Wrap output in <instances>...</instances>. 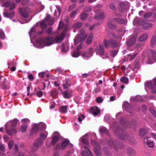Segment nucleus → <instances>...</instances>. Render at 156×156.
Here are the masks:
<instances>
[{
	"mask_svg": "<svg viewBox=\"0 0 156 156\" xmlns=\"http://www.w3.org/2000/svg\"><path fill=\"white\" fill-rule=\"evenodd\" d=\"M40 137L41 139L38 138L33 143L32 149L34 151H36L38 150L39 147L42 145L43 142L41 141V139L44 140L47 137V135L44 133H41L40 134Z\"/></svg>",
	"mask_w": 156,
	"mask_h": 156,
	"instance_id": "obj_1",
	"label": "nucleus"
},
{
	"mask_svg": "<svg viewBox=\"0 0 156 156\" xmlns=\"http://www.w3.org/2000/svg\"><path fill=\"white\" fill-rule=\"evenodd\" d=\"M37 41L41 45L49 46L53 44L54 39L52 37H47L45 38H40L37 40Z\"/></svg>",
	"mask_w": 156,
	"mask_h": 156,
	"instance_id": "obj_2",
	"label": "nucleus"
},
{
	"mask_svg": "<svg viewBox=\"0 0 156 156\" xmlns=\"http://www.w3.org/2000/svg\"><path fill=\"white\" fill-rule=\"evenodd\" d=\"M87 35L83 31L81 30L80 33L77 35L74 39V42L75 44H77L79 42L84 41Z\"/></svg>",
	"mask_w": 156,
	"mask_h": 156,
	"instance_id": "obj_3",
	"label": "nucleus"
},
{
	"mask_svg": "<svg viewBox=\"0 0 156 156\" xmlns=\"http://www.w3.org/2000/svg\"><path fill=\"white\" fill-rule=\"evenodd\" d=\"M104 45L106 48L108 49L110 46L113 48H115L117 46V42L114 40L110 39L108 40L105 39L104 40Z\"/></svg>",
	"mask_w": 156,
	"mask_h": 156,
	"instance_id": "obj_4",
	"label": "nucleus"
},
{
	"mask_svg": "<svg viewBox=\"0 0 156 156\" xmlns=\"http://www.w3.org/2000/svg\"><path fill=\"white\" fill-rule=\"evenodd\" d=\"M147 58L148 64H151L153 59L156 61V51L153 50L149 51L147 54Z\"/></svg>",
	"mask_w": 156,
	"mask_h": 156,
	"instance_id": "obj_5",
	"label": "nucleus"
},
{
	"mask_svg": "<svg viewBox=\"0 0 156 156\" xmlns=\"http://www.w3.org/2000/svg\"><path fill=\"white\" fill-rule=\"evenodd\" d=\"M5 127L7 134L9 135H12L13 133L16 132V128L11 126V123L9 122L6 124Z\"/></svg>",
	"mask_w": 156,
	"mask_h": 156,
	"instance_id": "obj_6",
	"label": "nucleus"
},
{
	"mask_svg": "<svg viewBox=\"0 0 156 156\" xmlns=\"http://www.w3.org/2000/svg\"><path fill=\"white\" fill-rule=\"evenodd\" d=\"M19 12V13L22 17L27 18L29 17V14L30 11L29 8L27 7L20 8Z\"/></svg>",
	"mask_w": 156,
	"mask_h": 156,
	"instance_id": "obj_7",
	"label": "nucleus"
},
{
	"mask_svg": "<svg viewBox=\"0 0 156 156\" xmlns=\"http://www.w3.org/2000/svg\"><path fill=\"white\" fill-rule=\"evenodd\" d=\"M108 144L111 148H114L115 150L122 148L123 144L122 143H116V144L112 140H110L108 143Z\"/></svg>",
	"mask_w": 156,
	"mask_h": 156,
	"instance_id": "obj_8",
	"label": "nucleus"
},
{
	"mask_svg": "<svg viewBox=\"0 0 156 156\" xmlns=\"http://www.w3.org/2000/svg\"><path fill=\"white\" fill-rule=\"evenodd\" d=\"M139 22L143 26V29L144 30L148 29L152 27L153 26V24L152 23H148L145 20L140 19L139 20Z\"/></svg>",
	"mask_w": 156,
	"mask_h": 156,
	"instance_id": "obj_9",
	"label": "nucleus"
},
{
	"mask_svg": "<svg viewBox=\"0 0 156 156\" xmlns=\"http://www.w3.org/2000/svg\"><path fill=\"white\" fill-rule=\"evenodd\" d=\"M96 16H95V19L97 20H102L105 18V16L104 13L101 12L100 10H96L95 11Z\"/></svg>",
	"mask_w": 156,
	"mask_h": 156,
	"instance_id": "obj_10",
	"label": "nucleus"
},
{
	"mask_svg": "<svg viewBox=\"0 0 156 156\" xmlns=\"http://www.w3.org/2000/svg\"><path fill=\"white\" fill-rule=\"evenodd\" d=\"M65 37V34L64 33L62 32L60 35L56 36L54 39L56 43H61L64 39Z\"/></svg>",
	"mask_w": 156,
	"mask_h": 156,
	"instance_id": "obj_11",
	"label": "nucleus"
},
{
	"mask_svg": "<svg viewBox=\"0 0 156 156\" xmlns=\"http://www.w3.org/2000/svg\"><path fill=\"white\" fill-rule=\"evenodd\" d=\"M4 5L6 7H9V10L11 11L12 9H13L16 5L15 3L12 2L11 3V2L10 1H8L4 3Z\"/></svg>",
	"mask_w": 156,
	"mask_h": 156,
	"instance_id": "obj_12",
	"label": "nucleus"
},
{
	"mask_svg": "<svg viewBox=\"0 0 156 156\" xmlns=\"http://www.w3.org/2000/svg\"><path fill=\"white\" fill-rule=\"evenodd\" d=\"M0 84L2 88L3 89L7 90L10 88L9 85L7 82L5 78V79H3V81L1 82Z\"/></svg>",
	"mask_w": 156,
	"mask_h": 156,
	"instance_id": "obj_13",
	"label": "nucleus"
},
{
	"mask_svg": "<svg viewBox=\"0 0 156 156\" xmlns=\"http://www.w3.org/2000/svg\"><path fill=\"white\" fill-rule=\"evenodd\" d=\"M72 92L71 90H66L64 91L62 94L63 97L66 99L70 98L72 96Z\"/></svg>",
	"mask_w": 156,
	"mask_h": 156,
	"instance_id": "obj_14",
	"label": "nucleus"
},
{
	"mask_svg": "<svg viewBox=\"0 0 156 156\" xmlns=\"http://www.w3.org/2000/svg\"><path fill=\"white\" fill-rule=\"evenodd\" d=\"M148 34L147 33H144L140 35L138 38V41L140 42H143L147 38Z\"/></svg>",
	"mask_w": 156,
	"mask_h": 156,
	"instance_id": "obj_15",
	"label": "nucleus"
},
{
	"mask_svg": "<svg viewBox=\"0 0 156 156\" xmlns=\"http://www.w3.org/2000/svg\"><path fill=\"white\" fill-rule=\"evenodd\" d=\"M91 112L94 115H97L100 112V110L97 107H93L90 108Z\"/></svg>",
	"mask_w": 156,
	"mask_h": 156,
	"instance_id": "obj_16",
	"label": "nucleus"
},
{
	"mask_svg": "<svg viewBox=\"0 0 156 156\" xmlns=\"http://www.w3.org/2000/svg\"><path fill=\"white\" fill-rule=\"evenodd\" d=\"M119 9L122 12L125 11L127 8V3L126 2H121L119 3Z\"/></svg>",
	"mask_w": 156,
	"mask_h": 156,
	"instance_id": "obj_17",
	"label": "nucleus"
},
{
	"mask_svg": "<svg viewBox=\"0 0 156 156\" xmlns=\"http://www.w3.org/2000/svg\"><path fill=\"white\" fill-rule=\"evenodd\" d=\"M110 21L112 22H116L122 24L125 23V20L123 19L119 18H114L110 19Z\"/></svg>",
	"mask_w": 156,
	"mask_h": 156,
	"instance_id": "obj_18",
	"label": "nucleus"
},
{
	"mask_svg": "<svg viewBox=\"0 0 156 156\" xmlns=\"http://www.w3.org/2000/svg\"><path fill=\"white\" fill-rule=\"evenodd\" d=\"M136 40V36H133L127 41V44L129 46H132L135 43Z\"/></svg>",
	"mask_w": 156,
	"mask_h": 156,
	"instance_id": "obj_19",
	"label": "nucleus"
},
{
	"mask_svg": "<svg viewBox=\"0 0 156 156\" xmlns=\"http://www.w3.org/2000/svg\"><path fill=\"white\" fill-rule=\"evenodd\" d=\"M120 122L125 128H127L130 127L129 122L125 121L123 118H121L120 119Z\"/></svg>",
	"mask_w": 156,
	"mask_h": 156,
	"instance_id": "obj_20",
	"label": "nucleus"
},
{
	"mask_svg": "<svg viewBox=\"0 0 156 156\" xmlns=\"http://www.w3.org/2000/svg\"><path fill=\"white\" fill-rule=\"evenodd\" d=\"M96 49L98 50L99 54L101 56H102L104 55L105 51L103 45H99V48H98V47H97V48H96Z\"/></svg>",
	"mask_w": 156,
	"mask_h": 156,
	"instance_id": "obj_21",
	"label": "nucleus"
},
{
	"mask_svg": "<svg viewBox=\"0 0 156 156\" xmlns=\"http://www.w3.org/2000/svg\"><path fill=\"white\" fill-rule=\"evenodd\" d=\"M4 17L7 18L12 17L14 16V12L13 11H12L10 12H5L3 13Z\"/></svg>",
	"mask_w": 156,
	"mask_h": 156,
	"instance_id": "obj_22",
	"label": "nucleus"
},
{
	"mask_svg": "<svg viewBox=\"0 0 156 156\" xmlns=\"http://www.w3.org/2000/svg\"><path fill=\"white\" fill-rule=\"evenodd\" d=\"M69 140H65L62 143L61 146V149L62 150H64L65 148L69 144Z\"/></svg>",
	"mask_w": 156,
	"mask_h": 156,
	"instance_id": "obj_23",
	"label": "nucleus"
},
{
	"mask_svg": "<svg viewBox=\"0 0 156 156\" xmlns=\"http://www.w3.org/2000/svg\"><path fill=\"white\" fill-rule=\"evenodd\" d=\"M126 152L130 156L133 155L135 154V151L131 147H129L127 149Z\"/></svg>",
	"mask_w": 156,
	"mask_h": 156,
	"instance_id": "obj_24",
	"label": "nucleus"
},
{
	"mask_svg": "<svg viewBox=\"0 0 156 156\" xmlns=\"http://www.w3.org/2000/svg\"><path fill=\"white\" fill-rule=\"evenodd\" d=\"M139 60L140 59H137L135 60L134 67V71H137L139 67Z\"/></svg>",
	"mask_w": 156,
	"mask_h": 156,
	"instance_id": "obj_25",
	"label": "nucleus"
},
{
	"mask_svg": "<svg viewBox=\"0 0 156 156\" xmlns=\"http://www.w3.org/2000/svg\"><path fill=\"white\" fill-rule=\"evenodd\" d=\"M71 86V82L69 80H66L65 83L63 84L62 86L64 89L69 88Z\"/></svg>",
	"mask_w": 156,
	"mask_h": 156,
	"instance_id": "obj_26",
	"label": "nucleus"
},
{
	"mask_svg": "<svg viewBox=\"0 0 156 156\" xmlns=\"http://www.w3.org/2000/svg\"><path fill=\"white\" fill-rule=\"evenodd\" d=\"M59 138L57 136H54L52 137V140H51V144L52 145L54 146L55 144L59 140Z\"/></svg>",
	"mask_w": 156,
	"mask_h": 156,
	"instance_id": "obj_27",
	"label": "nucleus"
},
{
	"mask_svg": "<svg viewBox=\"0 0 156 156\" xmlns=\"http://www.w3.org/2000/svg\"><path fill=\"white\" fill-rule=\"evenodd\" d=\"M93 37V34L92 33L90 34L88 37L87 41L86 43L88 44H90L92 42V39Z\"/></svg>",
	"mask_w": 156,
	"mask_h": 156,
	"instance_id": "obj_28",
	"label": "nucleus"
},
{
	"mask_svg": "<svg viewBox=\"0 0 156 156\" xmlns=\"http://www.w3.org/2000/svg\"><path fill=\"white\" fill-rule=\"evenodd\" d=\"M156 44V36L153 35L151 40L150 45L151 47H153Z\"/></svg>",
	"mask_w": 156,
	"mask_h": 156,
	"instance_id": "obj_29",
	"label": "nucleus"
},
{
	"mask_svg": "<svg viewBox=\"0 0 156 156\" xmlns=\"http://www.w3.org/2000/svg\"><path fill=\"white\" fill-rule=\"evenodd\" d=\"M123 107L127 111H128L131 108L130 105L128 102H125L123 104Z\"/></svg>",
	"mask_w": 156,
	"mask_h": 156,
	"instance_id": "obj_30",
	"label": "nucleus"
},
{
	"mask_svg": "<svg viewBox=\"0 0 156 156\" xmlns=\"http://www.w3.org/2000/svg\"><path fill=\"white\" fill-rule=\"evenodd\" d=\"M82 26V23L80 22H77L75 23L73 27L75 29H78L80 28Z\"/></svg>",
	"mask_w": 156,
	"mask_h": 156,
	"instance_id": "obj_31",
	"label": "nucleus"
},
{
	"mask_svg": "<svg viewBox=\"0 0 156 156\" xmlns=\"http://www.w3.org/2000/svg\"><path fill=\"white\" fill-rule=\"evenodd\" d=\"M110 22H109L107 23V27L109 28L110 29H115L116 28V26L114 25V24H113L112 23H111V21Z\"/></svg>",
	"mask_w": 156,
	"mask_h": 156,
	"instance_id": "obj_32",
	"label": "nucleus"
},
{
	"mask_svg": "<svg viewBox=\"0 0 156 156\" xmlns=\"http://www.w3.org/2000/svg\"><path fill=\"white\" fill-rule=\"evenodd\" d=\"M58 94L57 90L56 89H54L50 91V94L53 97L57 96Z\"/></svg>",
	"mask_w": 156,
	"mask_h": 156,
	"instance_id": "obj_33",
	"label": "nucleus"
},
{
	"mask_svg": "<svg viewBox=\"0 0 156 156\" xmlns=\"http://www.w3.org/2000/svg\"><path fill=\"white\" fill-rule=\"evenodd\" d=\"M92 155L91 154L90 151H83L81 152V154L83 156H93V154L92 153Z\"/></svg>",
	"mask_w": 156,
	"mask_h": 156,
	"instance_id": "obj_34",
	"label": "nucleus"
},
{
	"mask_svg": "<svg viewBox=\"0 0 156 156\" xmlns=\"http://www.w3.org/2000/svg\"><path fill=\"white\" fill-rule=\"evenodd\" d=\"M27 126L26 125H21L20 127V131L22 132H25L27 131Z\"/></svg>",
	"mask_w": 156,
	"mask_h": 156,
	"instance_id": "obj_35",
	"label": "nucleus"
},
{
	"mask_svg": "<svg viewBox=\"0 0 156 156\" xmlns=\"http://www.w3.org/2000/svg\"><path fill=\"white\" fill-rule=\"evenodd\" d=\"M147 133V132L144 128L141 129L139 131L140 134L142 136H144Z\"/></svg>",
	"mask_w": 156,
	"mask_h": 156,
	"instance_id": "obj_36",
	"label": "nucleus"
},
{
	"mask_svg": "<svg viewBox=\"0 0 156 156\" xmlns=\"http://www.w3.org/2000/svg\"><path fill=\"white\" fill-rule=\"evenodd\" d=\"M60 109L61 112L65 113L67 111V106L66 105L62 106L60 107Z\"/></svg>",
	"mask_w": 156,
	"mask_h": 156,
	"instance_id": "obj_37",
	"label": "nucleus"
},
{
	"mask_svg": "<svg viewBox=\"0 0 156 156\" xmlns=\"http://www.w3.org/2000/svg\"><path fill=\"white\" fill-rule=\"evenodd\" d=\"M146 86L150 89H153L154 86L151 81H148L146 83Z\"/></svg>",
	"mask_w": 156,
	"mask_h": 156,
	"instance_id": "obj_38",
	"label": "nucleus"
},
{
	"mask_svg": "<svg viewBox=\"0 0 156 156\" xmlns=\"http://www.w3.org/2000/svg\"><path fill=\"white\" fill-rule=\"evenodd\" d=\"M99 130L100 133H105L107 135H108V134L109 133L108 131L107 130V129L105 127H102L100 128Z\"/></svg>",
	"mask_w": 156,
	"mask_h": 156,
	"instance_id": "obj_39",
	"label": "nucleus"
},
{
	"mask_svg": "<svg viewBox=\"0 0 156 156\" xmlns=\"http://www.w3.org/2000/svg\"><path fill=\"white\" fill-rule=\"evenodd\" d=\"M109 8L113 11H115L117 10V8H116L115 4L112 3L109 4Z\"/></svg>",
	"mask_w": 156,
	"mask_h": 156,
	"instance_id": "obj_40",
	"label": "nucleus"
},
{
	"mask_svg": "<svg viewBox=\"0 0 156 156\" xmlns=\"http://www.w3.org/2000/svg\"><path fill=\"white\" fill-rule=\"evenodd\" d=\"M128 78L125 76L123 77L120 79V81L124 83H127L128 82Z\"/></svg>",
	"mask_w": 156,
	"mask_h": 156,
	"instance_id": "obj_41",
	"label": "nucleus"
},
{
	"mask_svg": "<svg viewBox=\"0 0 156 156\" xmlns=\"http://www.w3.org/2000/svg\"><path fill=\"white\" fill-rule=\"evenodd\" d=\"M80 51H76L73 53L72 56L73 57L77 58L80 56Z\"/></svg>",
	"mask_w": 156,
	"mask_h": 156,
	"instance_id": "obj_42",
	"label": "nucleus"
},
{
	"mask_svg": "<svg viewBox=\"0 0 156 156\" xmlns=\"http://www.w3.org/2000/svg\"><path fill=\"white\" fill-rule=\"evenodd\" d=\"M88 16V14L85 12L83 13L81 16V18L82 20H85Z\"/></svg>",
	"mask_w": 156,
	"mask_h": 156,
	"instance_id": "obj_43",
	"label": "nucleus"
},
{
	"mask_svg": "<svg viewBox=\"0 0 156 156\" xmlns=\"http://www.w3.org/2000/svg\"><path fill=\"white\" fill-rule=\"evenodd\" d=\"M91 143L92 145L95 147H99V144L97 143L95 140H92L91 141Z\"/></svg>",
	"mask_w": 156,
	"mask_h": 156,
	"instance_id": "obj_44",
	"label": "nucleus"
},
{
	"mask_svg": "<svg viewBox=\"0 0 156 156\" xmlns=\"http://www.w3.org/2000/svg\"><path fill=\"white\" fill-rule=\"evenodd\" d=\"M18 122V120L16 118H15L12 122V123H11V126L14 127L16 125Z\"/></svg>",
	"mask_w": 156,
	"mask_h": 156,
	"instance_id": "obj_45",
	"label": "nucleus"
},
{
	"mask_svg": "<svg viewBox=\"0 0 156 156\" xmlns=\"http://www.w3.org/2000/svg\"><path fill=\"white\" fill-rule=\"evenodd\" d=\"M118 53V51L116 50H113L110 52V55L112 57H115Z\"/></svg>",
	"mask_w": 156,
	"mask_h": 156,
	"instance_id": "obj_46",
	"label": "nucleus"
},
{
	"mask_svg": "<svg viewBox=\"0 0 156 156\" xmlns=\"http://www.w3.org/2000/svg\"><path fill=\"white\" fill-rule=\"evenodd\" d=\"M39 126L38 125L35 124L33 127L32 130L34 132H37L39 130Z\"/></svg>",
	"mask_w": 156,
	"mask_h": 156,
	"instance_id": "obj_47",
	"label": "nucleus"
},
{
	"mask_svg": "<svg viewBox=\"0 0 156 156\" xmlns=\"http://www.w3.org/2000/svg\"><path fill=\"white\" fill-rule=\"evenodd\" d=\"M152 12H147L144 15V18H150L152 15Z\"/></svg>",
	"mask_w": 156,
	"mask_h": 156,
	"instance_id": "obj_48",
	"label": "nucleus"
},
{
	"mask_svg": "<svg viewBox=\"0 0 156 156\" xmlns=\"http://www.w3.org/2000/svg\"><path fill=\"white\" fill-rule=\"evenodd\" d=\"M84 116L83 114H80V115H78V120L80 122H81L82 119H84Z\"/></svg>",
	"mask_w": 156,
	"mask_h": 156,
	"instance_id": "obj_49",
	"label": "nucleus"
},
{
	"mask_svg": "<svg viewBox=\"0 0 156 156\" xmlns=\"http://www.w3.org/2000/svg\"><path fill=\"white\" fill-rule=\"evenodd\" d=\"M40 26L42 29L44 30L47 27V25L44 22H42L40 23Z\"/></svg>",
	"mask_w": 156,
	"mask_h": 156,
	"instance_id": "obj_50",
	"label": "nucleus"
},
{
	"mask_svg": "<svg viewBox=\"0 0 156 156\" xmlns=\"http://www.w3.org/2000/svg\"><path fill=\"white\" fill-rule=\"evenodd\" d=\"M81 140L82 142L84 144L86 145H88L89 144L88 140L87 138H83L81 139Z\"/></svg>",
	"mask_w": 156,
	"mask_h": 156,
	"instance_id": "obj_51",
	"label": "nucleus"
},
{
	"mask_svg": "<svg viewBox=\"0 0 156 156\" xmlns=\"http://www.w3.org/2000/svg\"><path fill=\"white\" fill-rule=\"evenodd\" d=\"M107 148L106 147H105L103 149V150L104 151L105 156H111L110 154V153L109 151L107 150Z\"/></svg>",
	"mask_w": 156,
	"mask_h": 156,
	"instance_id": "obj_52",
	"label": "nucleus"
},
{
	"mask_svg": "<svg viewBox=\"0 0 156 156\" xmlns=\"http://www.w3.org/2000/svg\"><path fill=\"white\" fill-rule=\"evenodd\" d=\"M14 144V142L12 140H10L8 143V147L10 149H11Z\"/></svg>",
	"mask_w": 156,
	"mask_h": 156,
	"instance_id": "obj_53",
	"label": "nucleus"
},
{
	"mask_svg": "<svg viewBox=\"0 0 156 156\" xmlns=\"http://www.w3.org/2000/svg\"><path fill=\"white\" fill-rule=\"evenodd\" d=\"M52 27H49L46 30V32L47 34H50L52 32Z\"/></svg>",
	"mask_w": 156,
	"mask_h": 156,
	"instance_id": "obj_54",
	"label": "nucleus"
},
{
	"mask_svg": "<svg viewBox=\"0 0 156 156\" xmlns=\"http://www.w3.org/2000/svg\"><path fill=\"white\" fill-rule=\"evenodd\" d=\"M94 152L97 155H101V151H100L96 148H95L94 150Z\"/></svg>",
	"mask_w": 156,
	"mask_h": 156,
	"instance_id": "obj_55",
	"label": "nucleus"
},
{
	"mask_svg": "<svg viewBox=\"0 0 156 156\" xmlns=\"http://www.w3.org/2000/svg\"><path fill=\"white\" fill-rule=\"evenodd\" d=\"M147 145L149 147H153L154 146V143L153 142L149 141L147 143Z\"/></svg>",
	"mask_w": 156,
	"mask_h": 156,
	"instance_id": "obj_56",
	"label": "nucleus"
},
{
	"mask_svg": "<svg viewBox=\"0 0 156 156\" xmlns=\"http://www.w3.org/2000/svg\"><path fill=\"white\" fill-rule=\"evenodd\" d=\"M0 150L2 151H5V147L4 144L0 143Z\"/></svg>",
	"mask_w": 156,
	"mask_h": 156,
	"instance_id": "obj_57",
	"label": "nucleus"
},
{
	"mask_svg": "<svg viewBox=\"0 0 156 156\" xmlns=\"http://www.w3.org/2000/svg\"><path fill=\"white\" fill-rule=\"evenodd\" d=\"M5 35L4 32L0 29V38L2 39H3L5 38Z\"/></svg>",
	"mask_w": 156,
	"mask_h": 156,
	"instance_id": "obj_58",
	"label": "nucleus"
},
{
	"mask_svg": "<svg viewBox=\"0 0 156 156\" xmlns=\"http://www.w3.org/2000/svg\"><path fill=\"white\" fill-rule=\"evenodd\" d=\"M36 94L38 97H41L43 95V93L41 91L39 90L37 92Z\"/></svg>",
	"mask_w": 156,
	"mask_h": 156,
	"instance_id": "obj_59",
	"label": "nucleus"
},
{
	"mask_svg": "<svg viewBox=\"0 0 156 156\" xmlns=\"http://www.w3.org/2000/svg\"><path fill=\"white\" fill-rule=\"evenodd\" d=\"M91 10V8L90 7H86L84 9V11L86 12H90Z\"/></svg>",
	"mask_w": 156,
	"mask_h": 156,
	"instance_id": "obj_60",
	"label": "nucleus"
},
{
	"mask_svg": "<svg viewBox=\"0 0 156 156\" xmlns=\"http://www.w3.org/2000/svg\"><path fill=\"white\" fill-rule=\"evenodd\" d=\"M150 112L156 117V112L152 108H150L149 109Z\"/></svg>",
	"mask_w": 156,
	"mask_h": 156,
	"instance_id": "obj_61",
	"label": "nucleus"
},
{
	"mask_svg": "<svg viewBox=\"0 0 156 156\" xmlns=\"http://www.w3.org/2000/svg\"><path fill=\"white\" fill-rule=\"evenodd\" d=\"M54 23V20L53 18L50 19L48 22V24L49 25H52Z\"/></svg>",
	"mask_w": 156,
	"mask_h": 156,
	"instance_id": "obj_62",
	"label": "nucleus"
},
{
	"mask_svg": "<svg viewBox=\"0 0 156 156\" xmlns=\"http://www.w3.org/2000/svg\"><path fill=\"white\" fill-rule=\"evenodd\" d=\"M96 101L98 103H101L103 101V100L101 97H98L96 98Z\"/></svg>",
	"mask_w": 156,
	"mask_h": 156,
	"instance_id": "obj_63",
	"label": "nucleus"
},
{
	"mask_svg": "<svg viewBox=\"0 0 156 156\" xmlns=\"http://www.w3.org/2000/svg\"><path fill=\"white\" fill-rule=\"evenodd\" d=\"M63 23L62 22L60 21L59 22V26L58 27V30H60L63 28Z\"/></svg>",
	"mask_w": 156,
	"mask_h": 156,
	"instance_id": "obj_64",
	"label": "nucleus"
}]
</instances>
